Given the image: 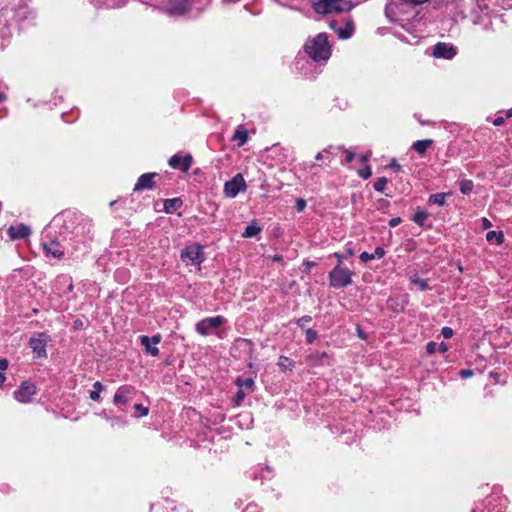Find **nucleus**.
Instances as JSON below:
<instances>
[{
	"instance_id": "1",
	"label": "nucleus",
	"mask_w": 512,
	"mask_h": 512,
	"mask_svg": "<svg viewBox=\"0 0 512 512\" xmlns=\"http://www.w3.org/2000/svg\"><path fill=\"white\" fill-rule=\"evenodd\" d=\"M304 49L315 62H327L331 56V47L328 43V36L325 33H319L314 38L309 39Z\"/></svg>"
},
{
	"instance_id": "2",
	"label": "nucleus",
	"mask_w": 512,
	"mask_h": 512,
	"mask_svg": "<svg viewBox=\"0 0 512 512\" xmlns=\"http://www.w3.org/2000/svg\"><path fill=\"white\" fill-rule=\"evenodd\" d=\"M311 3L315 12L319 14L348 12L355 6L351 1L340 3L339 0H311Z\"/></svg>"
},
{
	"instance_id": "3",
	"label": "nucleus",
	"mask_w": 512,
	"mask_h": 512,
	"mask_svg": "<svg viewBox=\"0 0 512 512\" xmlns=\"http://www.w3.org/2000/svg\"><path fill=\"white\" fill-rule=\"evenodd\" d=\"M351 277L352 272L349 269L337 265L329 273L330 286L337 289L347 287L352 283Z\"/></svg>"
},
{
	"instance_id": "4",
	"label": "nucleus",
	"mask_w": 512,
	"mask_h": 512,
	"mask_svg": "<svg viewBox=\"0 0 512 512\" xmlns=\"http://www.w3.org/2000/svg\"><path fill=\"white\" fill-rule=\"evenodd\" d=\"M226 322V319L223 316H214V317H208L204 318L201 321H199L195 329L196 331L202 335L207 336L211 333L212 330H215L222 326Z\"/></svg>"
},
{
	"instance_id": "5",
	"label": "nucleus",
	"mask_w": 512,
	"mask_h": 512,
	"mask_svg": "<svg viewBox=\"0 0 512 512\" xmlns=\"http://www.w3.org/2000/svg\"><path fill=\"white\" fill-rule=\"evenodd\" d=\"M50 341V336L46 333H36L29 339V346L38 358L47 356L46 346Z\"/></svg>"
},
{
	"instance_id": "6",
	"label": "nucleus",
	"mask_w": 512,
	"mask_h": 512,
	"mask_svg": "<svg viewBox=\"0 0 512 512\" xmlns=\"http://www.w3.org/2000/svg\"><path fill=\"white\" fill-rule=\"evenodd\" d=\"M181 259L186 263L200 265L204 261L202 247L198 244L187 246L181 252Z\"/></svg>"
},
{
	"instance_id": "7",
	"label": "nucleus",
	"mask_w": 512,
	"mask_h": 512,
	"mask_svg": "<svg viewBox=\"0 0 512 512\" xmlns=\"http://www.w3.org/2000/svg\"><path fill=\"white\" fill-rule=\"evenodd\" d=\"M36 393L37 388L35 384L29 381H25L14 392V398L20 403H29Z\"/></svg>"
},
{
	"instance_id": "8",
	"label": "nucleus",
	"mask_w": 512,
	"mask_h": 512,
	"mask_svg": "<svg viewBox=\"0 0 512 512\" xmlns=\"http://www.w3.org/2000/svg\"><path fill=\"white\" fill-rule=\"evenodd\" d=\"M246 183L241 174H237L224 185V193L227 197L234 198L241 191H245Z\"/></svg>"
},
{
	"instance_id": "9",
	"label": "nucleus",
	"mask_w": 512,
	"mask_h": 512,
	"mask_svg": "<svg viewBox=\"0 0 512 512\" xmlns=\"http://www.w3.org/2000/svg\"><path fill=\"white\" fill-rule=\"evenodd\" d=\"M427 1L428 0H401L403 3L412 5H420ZM399 2L400 0H390L385 7V13L392 21H396L398 19Z\"/></svg>"
},
{
	"instance_id": "10",
	"label": "nucleus",
	"mask_w": 512,
	"mask_h": 512,
	"mask_svg": "<svg viewBox=\"0 0 512 512\" xmlns=\"http://www.w3.org/2000/svg\"><path fill=\"white\" fill-rule=\"evenodd\" d=\"M456 55V49L452 44L439 42L433 47L435 58L452 59Z\"/></svg>"
},
{
	"instance_id": "11",
	"label": "nucleus",
	"mask_w": 512,
	"mask_h": 512,
	"mask_svg": "<svg viewBox=\"0 0 512 512\" xmlns=\"http://www.w3.org/2000/svg\"><path fill=\"white\" fill-rule=\"evenodd\" d=\"M330 27L337 33L340 39L350 38L355 30L354 22L350 17L345 19L344 28H338L337 23L335 21L330 22Z\"/></svg>"
},
{
	"instance_id": "12",
	"label": "nucleus",
	"mask_w": 512,
	"mask_h": 512,
	"mask_svg": "<svg viewBox=\"0 0 512 512\" xmlns=\"http://www.w3.org/2000/svg\"><path fill=\"white\" fill-rule=\"evenodd\" d=\"M193 159L190 154H186L185 156L173 155L169 159V165L174 169H181L184 172H187L191 165Z\"/></svg>"
},
{
	"instance_id": "13",
	"label": "nucleus",
	"mask_w": 512,
	"mask_h": 512,
	"mask_svg": "<svg viewBox=\"0 0 512 512\" xmlns=\"http://www.w3.org/2000/svg\"><path fill=\"white\" fill-rule=\"evenodd\" d=\"M156 176H158L157 173H145V174H142L135 186H134V191H141V190H152L154 189L155 187V183L153 181V178H155Z\"/></svg>"
},
{
	"instance_id": "14",
	"label": "nucleus",
	"mask_w": 512,
	"mask_h": 512,
	"mask_svg": "<svg viewBox=\"0 0 512 512\" xmlns=\"http://www.w3.org/2000/svg\"><path fill=\"white\" fill-rule=\"evenodd\" d=\"M42 246L46 256H52L55 259H61L64 256V249L56 240L44 242Z\"/></svg>"
},
{
	"instance_id": "15",
	"label": "nucleus",
	"mask_w": 512,
	"mask_h": 512,
	"mask_svg": "<svg viewBox=\"0 0 512 512\" xmlns=\"http://www.w3.org/2000/svg\"><path fill=\"white\" fill-rule=\"evenodd\" d=\"M161 341L160 335H154L152 337L141 336L140 342L144 346L147 353L152 356H157L159 354V349L156 345Z\"/></svg>"
},
{
	"instance_id": "16",
	"label": "nucleus",
	"mask_w": 512,
	"mask_h": 512,
	"mask_svg": "<svg viewBox=\"0 0 512 512\" xmlns=\"http://www.w3.org/2000/svg\"><path fill=\"white\" fill-rule=\"evenodd\" d=\"M342 150L340 146H328L323 151L317 153L315 159L317 161H324L326 164H330L332 159L337 156L338 152Z\"/></svg>"
},
{
	"instance_id": "17",
	"label": "nucleus",
	"mask_w": 512,
	"mask_h": 512,
	"mask_svg": "<svg viewBox=\"0 0 512 512\" xmlns=\"http://www.w3.org/2000/svg\"><path fill=\"white\" fill-rule=\"evenodd\" d=\"M31 233V229L25 224L18 226H10L8 228V235L12 240L27 238Z\"/></svg>"
},
{
	"instance_id": "18",
	"label": "nucleus",
	"mask_w": 512,
	"mask_h": 512,
	"mask_svg": "<svg viewBox=\"0 0 512 512\" xmlns=\"http://www.w3.org/2000/svg\"><path fill=\"white\" fill-rule=\"evenodd\" d=\"M131 393L132 388L130 386H121L117 389L113 397V402L115 404H126L130 399Z\"/></svg>"
},
{
	"instance_id": "19",
	"label": "nucleus",
	"mask_w": 512,
	"mask_h": 512,
	"mask_svg": "<svg viewBox=\"0 0 512 512\" xmlns=\"http://www.w3.org/2000/svg\"><path fill=\"white\" fill-rule=\"evenodd\" d=\"M189 5L190 4L187 0H183L176 4H170L169 6L166 7L165 10H166V13L170 16L182 15L188 10Z\"/></svg>"
},
{
	"instance_id": "20",
	"label": "nucleus",
	"mask_w": 512,
	"mask_h": 512,
	"mask_svg": "<svg viewBox=\"0 0 512 512\" xmlns=\"http://www.w3.org/2000/svg\"><path fill=\"white\" fill-rule=\"evenodd\" d=\"M233 140L238 141V146H243L248 141V132L243 125H239L232 137Z\"/></svg>"
},
{
	"instance_id": "21",
	"label": "nucleus",
	"mask_w": 512,
	"mask_h": 512,
	"mask_svg": "<svg viewBox=\"0 0 512 512\" xmlns=\"http://www.w3.org/2000/svg\"><path fill=\"white\" fill-rule=\"evenodd\" d=\"M181 206L182 200L180 198H172L164 201V211L168 214L174 213Z\"/></svg>"
},
{
	"instance_id": "22",
	"label": "nucleus",
	"mask_w": 512,
	"mask_h": 512,
	"mask_svg": "<svg viewBox=\"0 0 512 512\" xmlns=\"http://www.w3.org/2000/svg\"><path fill=\"white\" fill-rule=\"evenodd\" d=\"M432 144L433 140L431 139L417 140L412 147L417 153L423 155Z\"/></svg>"
},
{
	"instance_id": "23",
	"label": "nucleus",
	"mask_w": 512,
	"mask_h": 512,
	"mask_svg": "<svg viewBox=\"0 0 512 512\" xmlns=\"http://www.w3.org/2000/svg\"><path fill=\"white\" fill-rule=\"evenodd\" d=\"M327 354L325 352H314L309 355L308 359L310 363L314 365H323L325 364V359L327 358Z\"/></svg>"
},
{
	"instance_id": "24",
	"label": "nucleus",
	"mask_w": 512,
	"mask_h": 512,
	"mask_svg": "<svg viewBox=\"0 0 512 512\" xmlns=\"http://www.w3.org/2000/svg\"><path fill=\"white\" fill-rule=\"evenodd\" d=\"M93 390L90 391V394H89V397L91 400L93 401H100L101 397H100V393L104 390V385L99 382V381H96L94 384H93Z\"/></svg>"
},
{
	"instance_id": "25",
	"label": "nucleus",
	"mask_w": 512,
	"mask_h": 512,
	"mask_svg": "<svg viewBox=\"0 0 512 512\" xmlns=\"http://www.w3.org/2000/svg\"><path fill=\"white\" fill-rule=\"evenodd\" d=\"M235 384L243 390L245 389V390L253 391V389H254V380L252 378H246V379L237 378V380L235 381Z\"/></svg>"
},
{
	"instance_id": "26",
	"label": "nucleus",
	"mask_w": 512,
	"mask_h": 512,
	"mask_svg": "<svg viewBox=\"0 0 512 512\" xmlns=\"http://www.w3.org/2000/svg\"><path fill=\"white\" fill-rule=\"evenodd\" d=\"M261 229L260 227L257 225V224H250L248 225L244 232L242 233V236L245 237V238H251V237H254L256 235H258L260 233Z\"/></svg>"
},
{
	"instance_id": "27",
	"label": "nucleus",
	"mask_w": 512,
	"mask_h": 512,
	"mask_svg": "<svg viewBox=\"0 0 512 512\" xmlns=\"http://www.w3.org/2000/svg\"><path fill=\"white\" fill-rule=\"evenodd\" d=\"M445 198H446V194L445 193H436V194L430 195V197L428 199V202L430 204H436V205H439V206H444L446 204Z\"/></svg>"
},
{
	"instance_id": "28",
	"label": "nucleus",
	"mask_w": 512,
	"mask_h": 512,
	"mask_svg": "<svg viewBox=\"0 0 512 512\" xmlns=\"http://www.w3.org/2000/svg\"><path fill=\"white\" fill-rule=\"evenodd\" d=\"M474 184L471 180L462 179L459 181V189L462 194H470L473 190Z\"/></svg>"
},
{
	"instance_id": "29",
	"label": "nucleus",
	"mask_w": 512,
	"mask_h": 512,
	"mask_svg": "<svg viewBox=\"0 0 512 512\" xmlns=\"http://www.w3.org/2000/svg\"><path fill=\"white\" fill-rule=\"evenodd\" d=\"M277 365L283 371L292 370V368L294 367V362L288 357L280 356Z\"/></svg>"
},
{
	"instance_id": "30",
	"label": "nucleus",
	"mask_w": 512,
	"mask_h": 512,
	"mask_svg": "<svg viewBox=\"0 0 512 512\" xmlns=\"http://www.w3.org/2000/svg\"><path fill=\"white\" fill-rule=\"evenodd\" d=\"M486 239L489 242L495 241L497 244H501L504 241V235L502 232L489 231L486 234Z\"/></svg>"
},
{
	"instance_id": "31",
	"label": "nucleus",
	"mask_w": 512,
	"mask_h": 512,
	"mask_svg": "<svg viewBox=\"0 0 512 512\" xmlns=\"http://www.w3.org/2000/svg\"><path fill=\"white\" fill-rule=\"evenodd\" d=\"M427 216H428V215H427V213H426L425 211H423V210H418V211L414 214V216H413L412 220H413L416 224H418L419 226H423V225H424L425 220L427 219Z\"/></svg>"
},
{
	"instance_id": "32",
	"label": "nucleus",
	"mask_w": 512,
	"mask_h": 512,
	"mask_svg": "<svg viewBox=\"0 0 512 512\" xmlns=\"http://www.w3.org/2000/svg\"><path fill=\"white\" fill-rule=\"evenodd\" d=\"M411 283L414 284L421 291H425L428 289L427 281L422 278L413 277L411 278Z\"/></svg>"
},
{
	"instance_id": "33",
	"label": "nucleus",
	"mask_w": 512,
	"mask_h": 512,
	"mask_svg": "<svg viewBox=\"0 0 512 512\" xmlns=\"http://www.w3.org/2000/svg\"><path fill=\"white\" fill-rule=\"evenodd\" d=\"M8 368V360L5 358L0 359V384L6 380L5 371Z\"/></svg>"
},
{
	"instance_id": "34",
	"label": "nucleus",
	"mask_w": 512,
	"mask_h": 512,
	"mask_svg": "<svg viewBox=\"0 0 512 512\" xmlns=\"http://www.w3.org/2000/svg\"><path fill=\"white\" fill-rule=\"evenodd\" d=\"M386 184L387 179L385 177L378 178L374 183V189L378 192H383Z\"/></svg>"
},
{
	"instance_id": "35",
	"label": "nucleus",
	"mask_w": 512,
	"mask_h": 512,
	"mask_svg": "<svg viewBox=\"0 0 512 512\" xmlns=\"http://www.w3.org/2000/svg\"><path fill=\"white\" fill-rule=\"evenodd\" d=\"M246 397V394L244 392L243 389L239 388L238 392L236 393L233 401L235 403L236 406H240L243 402V400L245 399Z\"/></svg>"
},
{
	"instance_id": "36",
	"label": "nucleus",
	"mask_w": 512,
	"mask_h": 512,
	"mask_svg": "<svg viewBox=\"0 0 512 512\" xmlns=\"http://www.w3.org/2000/svg\"><path fill=\"white\" fill-rule=\"evenodd\" d=\"M358 175L363 179H368L372 175V171L370 166H365L364 168L360 169L358 171Z\"/></svg>"
},
{
	"instance_id": "37",
	"label": "nucleus",
	"mask_w": 512,
	"mask_h": 512,
	"mask_svg": "<svg viewBox=\"0 0 512 512\" xmlns=\"http://www.w3.org/2000/svg\"><path fill=\"white\" fill-rule=\"evenodd\" d=\"M305 334H306V341L309 344H311L317 338V332L311 328L307 329L305 331Z\"/></svg>"
},
{
	"instance_id": "38",
	"label": "nucleus",
	"mask_w": 512,
	"mask_h": 512,
	"mask_svg": "<svg viewBox=\"0 0 512 512\" xmlns=\"http://www.w3.org/2000/svg\"><path fill=\"white\" fill-rule=\"evenodd\" d=\"M306 207V201L302 198H298L296 200V204H295V208L298 212H301L305 209Z\"/></svg>"
},
{
	"instance_id": "39",
	"label": "nucleus",
	"mask_w": 512,
	"mask_h": 512,
	"mask_svg": "<svg viewBox=\"0 0 512 512\" xmlns=\"http://www.w3.org/2000/svg\"><path fill=\"white\" fill-rule=\"evenodd\" d=\"M237 342L240 346H244L245 348H248L250 351L253 348V343L251 340L248 339H238Z\"/></svg>"
},
{
	"instance_id": "40",
	"label": "nucleus",
	"mask_w": 512,
	"mask_h": 512,
	"mask_svg": "<svg viewBox=\"0 0 512 512\" xmlns=\"http://www.w3.org/2000/svg\"><path fill=\"white\" fill-rule=\"evenodd\" d=\"M134 408L139 412L138 416H146L148 414V408L141 404H135Z\"/></svg>"
},
{
	"instance_id": "41",
	"label": "nucleus",
	"mask_w": 512,
	"mask_h": 512,
	"mask_svg": "<svg viewBox=\"0 0 512 512\" xmlns=\"http://www.w3.org/2000/svg\"><path fill=\"white\" fill-rule=\"evenodd\" d=\"M372 255L373 259H381L385 255V250L382 247H377Z\"/></svg>"
},
{
	"instance_id": "42",
	"label": "nucleus",
	"mask_w": 512,
	"mask_h": 512,
	"mask_svg": "<svg viewBox=\"0 0 512 512\" xmlns=\"http://www.w3.org/2000/svg\"><path fill=\"white\" fill-rule=\"evenodd\" d=\"M438 344L436 342H428L426 345V351L428 354H433L437 350Z\"/></svg>"
},
{
	"instance_id": "43",
	"label": "nucleus",
	"mask_w": 512,
	"mask_h": 512,
	"mask_svg": "<svg viewBox=\"0 0 512 512\" xmlns=\"http://www.w3.org/2000/svg\"><path fill=\"white\" fill-rule=\"evenodd\" d=\"M360 260L363 262V263H367L371 260H373V255L372 253H368V252H362L360 254Z\"/></svg>"
},
{
	"instance_id": "44",
	"label": "nucleus",
	"mask_w": 512,
	"mask_h": 512,
	"mask_svg": "<svg viewBox=\"0 0 512 512\" xmlns=\"http://www.w3.org/2000/svg\"><path fill=\"white\" fill-rule=\"evenodd\" d=\"M441 334L445 339H450L453 336V330L450 327H443Z\"/></svg>"
},
{
	"instance_id": "45",
	"label": "nucleus",
	"mask_w": 512,
	"mask_h": 512,
	"mask_svg": "<svg viewBox=\"0 0 512 512\" xmlns=\"http://www.w3.org/2000/svg\"><path fill=\"white\" fill-rule=\"evenodd\" d=\"M345 152V161L344 163H350L355 158V154L350 150H344Z\"/></svg>"
},
{
	"instance_id": "46",
	"label": "nucleus",
	"mask_w": 512,
	"mask_h": 512,
	"mask_svg": "<svg viewBox=\"0 0 512 512\" xmlns=\"http://www.w3.org/2000/svg\"><path fill=\"white\" fill-rule=\"evenodd\" d=\"M311 320H312L311 316L306 315V316L301 317V318L297 321V324H298V326L303 327V326L305 325V323H308V322H310Z\"/></svg>"
},
{
	"instance_id": "47",
	"label": "nucleus",
	"mask_w": 512,
	"mask_h": 512,
	"mask_svg": "<svg viewBox=\"0 0 512 512\" xmlns=\"http://www.w3.org/2000/svg\"><path fill=\"white\" fill-rule=\"evenodd\" d=\"M459 375L461 376V378L467 379L473 375V371L470 369H463L460 371Z\"/></svg>"
},
{
	"instance_id": "48",
	"label": "nucleus",
	"mask_w": 512,
	"mask_h": 512,
	"mask_svg": "<svg viewBox=\"0 0 512 512\" xmlns=\"http://www.w3.org/2000/svg\"><path fill=\"white\" fill-rule=\"evenodd\" d=\"M400 223H401V218H400V217H395V218H392V219L389 221V226H390V227H396V226H398Z\"/></svg>"
},
{
	"instance_id": "49",
	"label": "nucleus",
	"mask_w": 512,
	"mask_h": 512,
	"mask_svg": "<svg viewBox=\"0 0 512 512\" xmlns=\"http://www.w3.org/2000/svg\"><path fill=\"white\" fill-rule=\"evenodd\" d=\"M504 122H505V118L502 117V116H499V117L494 119L493 124L495 126H501L502 124H504Z\"/></svg>"
},
{
	"instance_id": "50",
	"label": "nucleus",
	"mask_w": 512,
	"mask_h": 512,
	"mask_svg": "<svg viewBox=\"0 0 512 512\" xmlns=\"http://www.w3.org/2000/svg\"><path fill=\"white\" fill-rule=\"evenodd\" d=\"M437 349H438L441 353H445V352H447L448 347H447V345H446L444 342H442V343H440V344L437 346Z\"/></svg>"
},
{
	"instance_id": "51",
	"label": "nucleus",
	"mask_w": 512,
	"mask_h": 512,
	"mask_svg": "<svg viewBox=\"0 0 512 512\" xmlns=\"http://www.w3.org/2000/svg\"><path fill=\"white\" fill-rule=\"evenodd\" d=\"M491 226H492L491 222L487 218H483L482 219V227H483V229H488Z\"/></svg>"
},
{
	"instance_id": "52",
	"label": "nucleus",
	"mask_w": 512,
	"mask_h": 512,
	"mask_svg": "<svg viewBox=\"0 0 512 512\" xmlns=\"http://www.w3.org/2000/svg\"><path fill=\"white\" fill-rule=\"evenodd\" d=\"M243 512H257V507L255 505H248Z\"/></svg>"
},
{
	"instance_id": "53",
	"label": "nucleus",
	"mask_w": 512,
	"mask_h": 512,
	"mask_svg": "<svg viewBox=\"0 0 512 512\" xmlns=\"http://www.w3.org/2000/svg\"><path fill=\"white\" fill-rule=\"evenodd\" d=\"M368 159H369V155L368 154H364V155H361L359 157L360 162L363 163V164H365L368 161Z\"/></svg>"
},
{
	"instance_id": "54",
	"label": "nucleus",
	"mask_w": 512,
	"mask_h": 512,
	"mask_svg": "<svg viewBox=\"0 0 512 512\" xmlns=\"http://www.w3.org/2000/svg\"><path fill=\"white\" fill-rule=\"evenodd\" d=\"M391 167H392L393 169H395L396 171L400 170V168H401V166H400V165H399L395 160H393V161L391 162Z\"/></svg>"
},
{
	"instance_id": "55",
	"label": "nucleus",
	"mask_w": 512,
	"mask_h": 512,
	"mask_svg": "<svg viewBox=\"0 0 512 512\" xmlns=\"http://www.w3.org/2000/svg\"><path fill=\"white\" fill-rule=\"evenodd\" d=\"M506 117L507 118H511L512 117V108L507 111Z\"/></svg>"
},
{
	"instance_id": "56",
	"label": "nucleus",
	"mask_w": 512,
	"mask_h": 512,
	"mask_svg": "<svg viewBox=\"0 0 512 512\" xmlns=\"http://www.w3.org/2000/svg\"><path fill=\"white\" fill-rule=\"evenodd\" d=\"M358 335H359V337L364 339V336L362 335V332H361V330L359 328H358Z\"/></svg>"
},
{
	"instance_id": "57",
	"label": "nucleus",
	"mask_w": 512,
	"mask_h": 512,
	"mask_svg": "<svg viewBox=\"0 0 512 512\" xmlns=\"http://www.w3.org/2000/svg\"><path fill=\"white\" fill-rule=\"evenodd\" d=\"M280 258H281L280 256H275V257H274V260H275V261H278V260H280Z\"/></svg>"
},
{
	"instance_id": "58",
	"label": "nucleus",
	"mask_w": 512,
	"mask_h": 512,
	"mask_svg": "<svg viewBox=\"0 0 512 512\" xmlns=\"http://www.w3.org/2000/svg\"><path fill=\"white\" fill-rule=\"evenodd\" d=\"M4 99V96L3 94L0 92V101H2Z\"/></svg>"
},
{
	"instance_id": "59",
	"label": "nucleus",
	"mask_w": 512,
	"mask_h": 512,
	"mask_svg": "<svg viewBox=\"0 0 512 512\" xmlns=\"http://www.w3.org/2000/svg\"><path fill=\"white\" fill-rule=\"evenodd\" d=\"M345 1H346V0H339V2H340V3H343V2H345Z\"/></svg>"
}]
</instances>
